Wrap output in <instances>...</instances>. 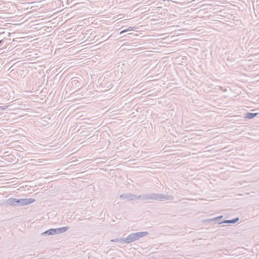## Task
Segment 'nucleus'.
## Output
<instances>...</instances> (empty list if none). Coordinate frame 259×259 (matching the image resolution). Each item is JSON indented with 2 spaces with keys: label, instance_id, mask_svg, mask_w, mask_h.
Listing matches in <instances>:
<instances>
[{
  "label": "nucleus",
  "instance_id": "obj_4",
  "mask_svg": "<svg viewBox=\"0 0 259 259\" xmlns=\"http://www.w3.org/2000/svg\"><path fill=\"white\" fill-rule=\"evenodd\" d=\"M119 197L122 199H127L128 200H134L137 199V196L131 193L121 194Z\"/></svg>",
  "mask_w": 259,
  "mask_h": 259
},
{
  "label": "nucleus",
  "instance_id": "obj_14",
  "mask_svg": "<svg viewBox=\"0 0 259 259\" xmlns=\"http://www.w3.org/2000/svg\"><path fill=\"white\" fill-rule=\"evenodd\" d=\"M7 108V107H3V106H0V110H5Z\"/></svg>",
  "mask_w": 259,
  "mask_h": 259
},
{
  "label": "nucleus",
  "instance_id": "obj_15",
  "mask_svg": "<svg viewBox=\"0 0 259 259\" xmlns=\"http://www.w3.org/2000/svg\"><path fill=\"white\" fill-rule=\"evenodd\" d=\"M2 41H3L2 40H0V44H1V42H2Z\"/></svg>",
  "mask_w": 259,
  "mask_h": 259
},
{
  "label": "nucleus",
  "instance_id": "obj_3",
  "mask_svg": "<svg viewBox=\"0 0 259 259\" xmlns=\"http://www.w3.org/2000/svg\"><path fill=\"white\" fill-rule=\"evenodd\" d=\"M147 232H140L135 233L131 234L124 239V243H130L133 241L138 240L139 238L147 235Z\"/></svg>",
  "mask_w": 259,
  "mask_h": 259
},
{
  "label": "nucleus",
  "instance_id": "obj_13",
  "mask_svg": "<svg viewBox=\"0 0 259 259\" xmlns=\"http://www.w3.org/2000/svg\"><path fill=\"white\" fill-rule=\"evenodd\" d=\"M222 217H223V216H220V217L213 218V219H211L210 220L211 221H217V220H218L219 219H221Z\"/></svg>",
  "mask_w": 259,
  "mask_h": 259
},
{
  "label": "nucleus",
  "instance_id": "obj_7",
  "mask_svg": "<svg viewBox=\"0 0 259 259\" xmlns=\"http://www.w3.org/2000/svg\"><path fill=\"white\" fill-rule=\"evenodd\" d=\"M55 234H57V231H56V229H49L41 234V235H55Z\"/></svg>",
  "mask_w": 259,
  "mask_h": 259
},
{
  "label": "nucleus",
  "instance_id": "obj_10",
  "mask_svg": "<svg viewBox=\"0 0 259 259\" xmlns=\"http://www.w3.org/2000/svg\"><path fill=\"white\" fill-rule=\"evenodd\" d=\"M239 220V218H236L235 219H232V220H225L222 222H221V223H219V224H222V223H231V224H234L235 223H236Z\"/></svg>",
  "mask_w": 259,
  "mask_h": 259
},
{
  "label": "nucleus",
  "instance_id": "obj_8",
  "mask_svg": "<svg viewBox=\"0 0 259 259\" xmlns=\"http://www.w3.org/2000/svg\"><path fill=\"white\" fill-rule=\"evenodd\" d=\"M258 114V113L247 112L245 114L244 117L245 118H248V119H252L254 117H255Z\"/></svg>",
  "mask_w": 259,
  "mask_h": 259
},
{
  "label": "nucleus",
  "instance_id": "obj_2",
  "mask_svg": "<svg viewBox=\"0 0 259 259\" xmlns=\"http://www.w3.org/2000/svg\"><path fill=\"white\" fill-rule=\"evenodd\" d=\"M172 196L168 195H164L161 193H150V200L159 201H164L166 200H174Z\"/></svg>",
  "mask_w": 259,
  "mask_h": 259
},
{
  "label": "nucleus",
  "instance_id": "obj_9",
  "mask_svg": "<svg viewBox=\"0 0 259 259\" xmlns=\"http://www.w3.org/2000/svg\"><path fill=\"white\" fill-rule=\"evenodd\" d=\"M69 227H64L59 228H56L57 234H60L66 232L69 229Z\"/></svg>",
  "mask_w": 259,
  "mask_h": 259
},
{
  "label": "nucleus",
  "instance_id": "obj_6",
  "mask_svg": "<svg viewBox=\"0 0 259 259\" xmlns=\"http://www.w3.org/2000/svg\"><path fill=\"white\" fill-rule=\"evenodd\" d=\"M137 199L142 201H148L150 200V193H145L137 196Z\"/></svg>",
  "mask_w": 259,
  "mask_h": 259
},
{
  "label": "nucleus",
  "instance_id": "obj_1",
  "mask_svg": "<svg viewBox=\"0 0 259 259\" xmlns=\"http://www.w3.org/2000/svg\"><path fill=\"white\" fill-rule=\"evenodd\" d=\"M35 200L32 198H25V199H16L11 198H9L7 203L13 206H23L33 203Z\"/></svg>",
  "mask_w": 259,
  "mask_h": 259
},
{
  "label": "nucleus",
  "instance_id": "obj_11",
  "mask_svg": "<svg viewBox=\"0 0 259 259\" xmlns=\"http://www.w3.org/2000/svg\"><path fill=\"white\" fill-rule=\"evenodd\" d=\"M123 238H116L114 239H111V241L113 242H119V243H124Z\"/></svg>",
  "mask_w": 259,
  "mask_h": 259
},
{
  "label": "nucleus",
  "instance_id": "obj_12",
  "mask_svg": "<svg viewBox=\"0 0 259 259\" xmlns=\"http://www.w3.org/2000/svg\"><path fill=\"white\" fill-rule=\"evenodd\" d=\"M134 30V27H128L127 29H124L120 32L119 34H122L123 33L129 31H131Z\"/></svg>",
  "mask_w": 259,
  "mask_h": 259
},
{
  "label": "nucleus",
  "instance_id": "obj_5",
  "mask_svg": "<svg viewBox=\"0 0 259 259\" xmlns=\"http://www.w3.org/2000/svg\"><path fill=\"white\" fill-rule=\"evenodd\" d=\"M70 83L72 86H74V89L76 88L80 89L82 87V83L80 81L75 77L71 79Z\"/></svg>",
  "mask_w": 259,
  "mask_h": 259
}]
</instances>
